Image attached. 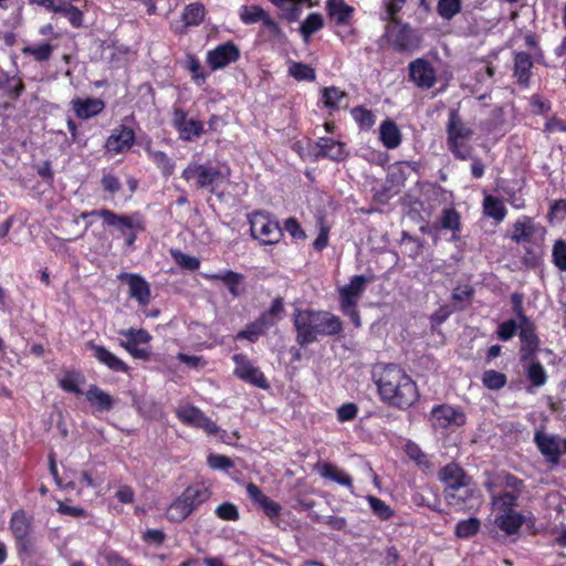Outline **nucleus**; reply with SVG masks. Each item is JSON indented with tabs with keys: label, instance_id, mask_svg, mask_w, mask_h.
<instances>
[{
	"label": "nucleus",
	"instance_id": "nucleus-1",
	"mask_svg": "<svg viewBox=\"0 0 566 566\" xmlns=\"http://www.w3.org/2000/svg\"><path fill=\"white\" fill-rule=\"evenodd\" d=\"M373 379L381 400L391 407L407 409L419 398L416 382L397 365H378Z\"/></svg>",
	"mask_w": 566,
	"mask_h": 566
},
{
	"label": "nucleus",
	"instance_id": "nucleus-2",
	"mask_svg": "<svg viewBox=\"0 0 566 566\" xmlns=\"http://www.w3.org/2000/svg\"><path fill=\"white\" fill-rule=\"evenodd\" d=\"M294 326L301 346L312 344L321 336L331 337L343 332L340 318L327 311L295 310Z\"/></svg>",
	"mask_w": 566,
	"mask_h": 566
},
{
	"label": "nucleus",
	"instance_id": "nucleus-3",
	"mask_svg": "<svg viewBox=\"0 0 566 566\" xmlns=\"http://www.w3.org/2000/svg\"><path fill=\"white\" fill-rule=\"evenodd\" d=\"M447 135L448 147L457 158L464 160L471 157L468 143L473 136V129L461 119L455 108L449 111Z\"/></svg>",
	"mask_w": 566,
	"mask_h": 566
},
{
	"label": "nucleus",
	"instance_id": "nucleus-4",
	"mask_svg": "<svg viewBox=\"0 0 566 566\" xmlns=\"http://www.w3.org/2000/svg\"><path fill=\"white\" fill-rule=\"evenodd\" d=\"M181 177L188 182L193 181L197 189H208L211 193L227 179L220 169L197 161L189 163Z\"/></svg>",
	"mask_w": 566,
	"mask_h": 566
},
{
	"label": "nucleus",
	"instance_id": "nucleus-5",
	"mask_svg": "<svg viewBox=\"0 0 566 566\" xmlns=\"http://www.w3.org/2000/svg\"><path fill=\"white\" fill-rule=\"evenodd\" d=\"M251 235L262 244H275L283 235L279 222L263 211H255L249 216Z\"/></svg>",
	"mask_w": 566,
	"mask_h": 566
},
{
	"label": "nucleus",
	"instance_id": "nucleus-6",
	"mask_svg": "<svg viewBox=\"0 0 566 566\" xmlns=\"http://www.w3.org/2000/svg\"><path fill=\"white\" fill-rule=\"evenodd\" d=\"M534 443L542 455L553 465L559 463L560 455L566 453V438L557 434H548L542 430L534 433Z\"/></svg>",
	"mask_w": 566,
	"mask_h": 566
},
{
	"label": "nucleus",
	"instance_id": "nucleus-7",
	"mask_svg": "<svg viewBox=\"0 0 566 566\" xmlns=\"http://www.w3.org/2000/svg\"><path fill=\"white\" fill-rule=\"evenodd\" d=\"M98 217L104 220V223L108 227L115 228L123 235L129 231H143L145 229L144 217L139 212L126 214H117L108 209H102L98 212Z\"/></svg>",
	"mask_w": 566,
	"mask_h": 566
},
{
	"label": "nucleus",
	"instance_id": "nucleus-8",
	"mask_svg": "<svg viewBox=\"0 0 566 566\" xmlns=\"http://www.w3.org/2000/svg\"><path fill=\"white\" fill-rule=\"evenodd\" d=\"M176 415L182 423L202 429L208 434H216L221 431L216 422L195 406H181L177 409Z\"/></svg>",
	"mask_w": 566,
	"mask_h": 566
},
{
	"label": "nucleus",
	"instance_id": "nucleus-9",
	"mask_svg": "<svg viewBox=\"0 0 566 566\" xmlns=\"http://www.w3.org/2000/svg\"><path fill=\"white\" fill-rule=\"evenodd\" d=\"M172 126L177 129L179 138L185 142H192L203 133V124L200 120L188 118L186 111L174 107Z\"/></svg>",
	"mask_w": 566,
	"mask_h": 566
},
{
	"label": "nucleus",
	"instance_id": "nucleus-10",
	"mask_svg": "<svg viewBox=\"0 0 566 566\" xmlns=\"http://www.w3.org/2000/svg\"><path fill=\"white\" fill-rule=\"evenodd\" d=\"M465 420L467 417L459 407L440 405L431 411V421L436 428L461 427L465 423Z\"/></svg>",
	"mask_w": 566,
	"mask_h": 566
},
{
	"label": "nucleus",
	"instance_id": "nucleus-11",
	"mask_svg": "<svg viewBox=\"0 0 566 566\" xmlns=\"http://www.w3.org/2000/svg\"><path fill=\"white\" fill-rule=\"evenodd\" d=\"M232 359L235 364L233 373L238 378L259 388H268V381L264 374L258 367L253 366L245 355L235 354Z\"/></svg>",
	"mask_w": 566,
	"mask_h": 566
},
{
	"label": "nucleus",
	"instance_id": "nucleus-12",
	"mask_svg": "<svg viewBox=\"0 0 566 566\" xmlns=\"http://www.w3.org/2000/svg\"><path fill=\"white\" fill-rule=\"evenodd\" d=\"M117 279L128 285L129 296L136 300L140 306L150 303V285L140 274L122 272Z\"/></svg>",
	"mask_w": 566,
	"mask_h": 566
},
{
	"label": "nucleus",
	"instance_id": "nucleus-13",
	"mask_svg": "<svg viewBox=\"0 0 566 566\" xmlns=\"http://www.w3.org/2000/svg\"><path fill=\"white\" fill-rule=\"evenodd\" d=\"M483 485L489 493H493V491H504L507 493L517 494L518 496L521 495L524 488L522 480L506 472H501L495 475L488 474Z\"/></svg>",
	"mask_w": 566,
	"mask_h": 566
},
{
	"label": "nucleus",
	"instance_id": "nucleus-14",
	"mask_svg": "<svg viewBox=\"0 0 566 566\" xmlns=\"http://www.w3.org/2000/svg\"><path fill=\"white\" fill-rule=\"evenodd\" d=\"M446 499L450 505L464 509H474L481 504V493L476 488L471 485V482H464L460 486H457Z\"/></svg>",
	"mask_w": 566,
	"mask_h": 566
},
{
	"label": "nucleus",
	"instance_id": "nucleus-15",
	"mask_svg": "<svg viewBox=\"0 0 566 566\" xmlns=\"http://www.w3.org/2000/svg\"><path fill=\"white\" fill-rule=\"evenodd\" d=\"M391 45L397 51H411L419 46L420 35L408 24L388 30Z\"/></svg>",
	"mask_w": 566,
	"mask_h": 566
},
{
	"label": "nucleus",
	"instance_id": "nucleus-16",
	"mask_svg": "<svg viewBox=\"0 0 566 566\" xmlns=\"http://www.w3.org/2000/svg\"><path fill=\"white\" fill-rule=\"evenodd\" d=\"M247 494L250 500L256 504L276 526H279L277 518L282 512V506L266 496L254 483L247 484Z\"/></svg>",
	"mask_w": 566,
	"mask_h": 566
},
{
	"label": "nucleus",
	"instance_id": "nucleus-17",
	"mask_svg": "<svg viewBox=\"0 0 566 566\" xmlns=\"http://www.w3.org/2000/svg\"><path fill=\"white\" fill-rule=\"evenodd\" d=\"M521 317V326H520V339H521V361L526 363L533 359L535 355L539 340L535 334L533 324L528 321V318L522 314Z\"/></svg>",
	"mask_w": 566,
	"mask_h": 566
},
{
	"label": "nucleus",
	"instance_id": "nucleus-18",
	"mask_svg": "<svg viewBox=\"0 0 566 566\" xmlns=\"http://www.w3.org/2000/svg\"><path fill=\"white\" fill-rule=\"evenodd\" d=\"M240 51L232 42L218 45L208 53V62L212 70L222 69L239 59Z\"/></svg>",
	"mask_w": 566,
	"mask_h": 566
},
{
	"label": "nucleus",
	"instance_id": "nucleus-19",
	"mask_svg": "<svg viewBox=\"0 0 566 566\" xmlns=\"http://www.w3.org/2000/svg\"><path fill=\"white\" fill-rule=\"evenodd\" d=\"M439 479L444 484L446 496L464 482H471V478L455 463H449L443 467L439 471Z\"/></svg>",
	"mask_w": 566,
	"mask_h": 566
},
{
	"label": "nucleus",
	"instance_id": "nucleus-20",
	"mask_svg": "<svg viewBox=\"0 0 566 566\" xmlns=\"http://www.w3.org/2000/svg\"><path fill=\"white\" fill-rule=\"evenodd\" d=\"M32 520L33 518L23 510H18L12 513L9 522V528L13 537L19 543L25 544L30 539L32 533Z\"/></svg>",
	"mask_w": 566,
	"mask_h": 566
},
{
	"label": "nucleus",
	"instance_id": "nucleus-21",
	"mask_svg": "<svg viewBox=\"0 0 566 566\" xmlns=\"http://www.w3.org/2000/svg\"><path fill=\"white\" fill-rule=\"evenodd\" d=\"M410 77L419 86L430 88L436 83V72L432 65L422 59L410 63Z\"/></svg>",
	"mask_w": 566,
	"mask_h": 566
},
{
	"label": "nucleus",
	"instance_id": "nucleus-22",
	"mask_svg": "<svg viewBox=\"0 0 566 566\" xmlns=\"http://www.w3.org/2000/svg\"><path fill=\"white\" fill-rule=\"evenodd\" d=\"M135 140V133L133 129L120 126L106 140V149L113 154H120L130 148Z\"/></svg>",
	"mask_w": 566,
	"mask_h": 566
},
{
	"label": "nucleus",
	"instance_id": "nucleus-23",
	"mask_svg": "<svg viewBox=\"0 0 566 566\" xmlns=\"http://www.w3.org/2000/svg\"><path fill=\"white\" fill-rule=\"evenodd\" d=\"M533 65L532 56L528 53L523 51L514 53L513 76L520 86H530Z\"/></svg>",
	"mask_w": 566,
	"mask_h": 566
},
{
	"label": "nucleus",
	"instance_id": "nucleus-24",
	"mask_svg": "<svg viewBox=\"0 0 566 566\" xmlns=\"http://www.w3.org/2000/svg\"><path fill=\"white\" fill-rule=\"evenodd\" d=\"M86 400L94 408L95 412H108L117 402L113 396L104 391L96 385H91L85 392Z\"/></svg>",
	"mask_w": 566,
	"mask_h": 566
},
{
	"label": "nucleus",
	"instance_id": "nucleus-25",
	"mask_svg": "<svg viewBox=\"0 0 566 566\" xmlns=\"http://www.w3.org/2000/svg\"><path fill=\"white\" fill-rule=\"evenodd\" d=\"M367 283L364 275H355L350 282L339 291L340 306L357 305Z\"/></svg>",
	"mask_w": 566,
	"mask_h": 566
},
{
	"label": "nucleus",
	"instance_id": "nucleus-26",
	"mask_svg": "<svg viewBox=\"0 0 566 566\" xmlns=\"http://www.w3.org/2000/svg\"><path fill=\"white\" fill-rule=\"evenodd\" d=\"M71 106L78 118L88 119L102 113L105 103L101 98H74Z\"/></svg>",
	"mask_w": 566,
	"mask_h": 566
},
{
	"label": "nucleus",
	"instance_id": "nucleus-27",
	"mask_svg": "<svg viewBox=\"0 0 566 566\" xmlns=\"http://www.w3.org/2000/svg\"><path fill=\"white\" fill-rule=\"evenodd\" d=\"M326 10L329 19L337 25H348L352 22L354 8L345 0H326Z\"/></svg>",
	"mask_w": 566,
	"mask_h": 566
},
{
	"label": "nucleus",
	"instance_id": "nucleus-28",
	"mask_svg": "<svg viewBox=\"0 0 566 566\" xmlns=\"http://www.w3.org/2000/svg\"><path fill=\"white\" fill-rule=\"evenodd\" d=\"M86 347L92 350L93 356L101 363L114 371H127V365L111 353L108 349L93 342H88Z\"/></svg>",
	"mask_w": 566,
	"mask_h": 566
},
{
	"label": "nucleus",
	"instance_id": "nucleus-29",
	"mask_svg": "<svg viewBox=\"0 0 566 566\" xmlns=\"http://www.w3.org/2000/svg\"><path fill=\"white\" fill-rule=\"evenodd\" d=\"M181 497L192 513L211 496V491L205 485H190L181 494Z\"/></svg>",
	"mask_w": 566,
	"mask_h": 566
},
{
	"label": "nucleus",
	"instance_id": "nucleus-30",
	"mask_svg": "<svg viewBox=\"0 0 566 566\" xmlns=\"http://www.w3.org/2000/svg\"><path fill=\"white\" fill-rule=\"evenodd\" d=\"M317 147V157H327L335 161H340L346 157L345 144L332 138H319Z\"/></svg>",
	"mask_w": 566,
	"mask_h": 566
},
{
	"label": "nucleus",
	"instance_id": "nucleus-31",
	"mask_svg": "<svg viewBox=\"0 0 566 566\" xmlns=\"http://www.w3.org/2000/svg\"><path fill=\"white\" fill-rule=\"evenodd\" d=\"M524 516L518 512L500 513L495 516V525L507 535L516 534L524 524Z\"/></svg>",
	"mask_w": 566,
	"mask_h": 566
},
{
	"label": "nucleus",
	"instance_id": "nucleus-32",
	"mask_svg": "<svg viewBox=\"0 0 566 566\" xmlns=\"http://www.w3.org/2000/svg\"><path fill=\"white\" fill-rule=\"evenodd\" d=\"M379 139L388 149H395L401 144V133L397 124L391 119H386L379 127Z\"/></svg>",
	"mask_w": 566,
	"mask_h": 566
},
{
	"label": "nucleus",
	"instance_id": "nucleus-33",
	"mask_svg": "<svg viewBox=\"0 0 566 566\" xmlns=\"http://www.w3.org/2000/svg\"><path fill=\"white\" fill-rule=\"evenodd\" d=\"M491 496V504L494 511L500 513L515 512L514 507L517 505V494L507 493L504 491H493L489 493Z\"/></svg>",
	"mask_w": 566,
	"mask_h": 566
},
{
	"label": "nucleus",
	"instance_id": "nucleus-34",
	"mask_svg": "<svg viewBox=\"0 0 566 566\" xmlns=\"http://www.w3.org/2000/svg\"><path fill=\"white\" fill-rule=\"evenodd\" d=\"M207 277L210 280L222 281L233 297H238L242 293L240 285L243 281V275L240 273L227 270L219 273L208 274Z\"/></svg>",
	"mask_w": 566,
	"mask_h": 566
},
{
	"label": "nucleus",
	"instance_id": "nucleus-35",
	"mask_svg": "<svg viewBox=\"0 0 566 566\" xmlns=\"http://www.w3.org/2000/svg\"><path fill=\"white\" fill-rule=\"evenodd\" d=\"M316 470L319 473V475L324 479L332 480L349 489L353 488V479L347 473H345L344 471L339 470L337 467L331 463H318L316 465Z\"/></svg>",
	"mask_w": 566,
	"mask_h": 566
},
{
	"label": "nucleus",
	"instance_id": "nucleus-36",
	"mask_svg": "<svg viewBox=\"0 0 566 566\" xmlns=\"http://www.w3.org/2000/svg\"><path fill=\"white\" fill-rule=\"evenodd\" d=\"M52 11L65 17L74 28H80L83 23L82 11L69 1L56 0Z\"/></svg>",
	"mask_w": 566,
	"mask_h": 566
},
{
	"label": "nucleus",
	"instance_id": "nucleus-37",
	"mask_svg": "<svg viewBox=\"0 0 566 566\" xmlns=\"http://www.w3.org/2000/svg\"><path fill=\"white\" fill-rule=\"evenodd\" d=\"M145 150L157 168L161 170L164 176L169 177L172 175L175 170V163L166 153L156 150L149 145L146 146Z\"/></svg>",
	"mask_w": 566,
	"mask_h": 566
},
{
	"label": "nucleus",
	"instance_id": "nucleus-38",
	"mask_svg": "<svg viewBox=\"0 0 566 566\" xmlns=\"http://www.w3.org/2000/svg\"><path fill=\"white\" fill-rule=\"evenodd\" d=\"M483 212L486 217L501 222L506 216V208L499 198L489 195L483 200Z\"/></svg>",
	"mask_w": 566,
	"mask_h": 566
},
{
	"label": "nucleus",
	"instance_id": "nucleus-39",
	"mask_svg": "<svg viewBox=\"0 0 566 566\" xmlns=\"http://www.w3.org/2000/svg\"><path fill=\"white\" fill-rule=\"evenodd\" d=\"M534 234V226L530 218L523 217L513 226L512 239L517 243L530 242Z\"/></svg>",
	"mask_w": 566,
	"mask_h": 566
},
{
	"label": "nucleus",
	"instance_id": "nucleus-40",
	"mask_svg": "<svg viewBox=\"0 0 566 566\" xmlns=\"http://www.w3.org/2000/svg\"><path fill=\"white\" fill-rule=\"evenodd\" d=\"M324 27V18L322 14L310 13L300 28V32L305 42L310 41L312 34L318 32Z\"/></svg>",
	"mask_w": 566,
	"mask_h": 566
},
{
	"label": "nucleus",
	"instance_id": "nucleus-41",
	"mask_svg": "<svg viewBox=\"0 0 566 566\" xmlns=\"http://www.w3.org/2000/svg\"><path fill=\"white\" fill-rule=\"evenodd\" d=\"M85 381L84 376L77 371H66L63 377L60 379V387L72 394L80 395L82 394L81 385Z\"/></svg>",
	"mask_w": 566,
	"mask_h": 566
},
{
	"label": "nucleus",
	"instance_id": "nucleus-42",
	"mask_svg": "<svg viewBox=\"0 0 566 566\" xmlns=\"http://www.w3.org/2000/svg\"><path fill=\"white\" fill-rule=\"evenodd\" d=\"M269 328L270 326L261 317H259L255 322L247 325V327L237 335V338L248 339L254 343Z\"/></svg>",
	"mask_w": 566,
	"mask_h": 566
},
{
	"label": "nucleus",
	"instance_id": "nucleus-43",
	"mask_svg": "<svg viewBox=\"0 0 566 566\" xmlns=\"http://www.w3.org/2000/svg\"><path fill=\"white\" fill-rule=\"evenodd\" d=\"M191 513L186 502L179 495L167 509L166 516L169 521L180 523L185 521Z\"/></svg>",
	"mask_w": 566,
	"mask_h": 566
},
{
	"label": "nucleus",
	"instance_id": "nucleus-44",
	"mask_svg": "<svg viewBox=\"0 0 566 566\" xmlns=\"http://www.w3.org/2000/svg\"><path fill=\"white\" fill-rule=\"evenodd\" d=\"M481 527V522L476 517L461 520L454 527V534L459 538H470L475 535Z\"/></svg>",
	"mask_w": 566,
	"mask_h": 566
},
{
	"label": "nucleus",
	"instance_id": "nucleus-45",
	"mask_svg": "<svg viewBox=\"0 0 566 566\" xmlns=\"http://www.w3.org/2000/svg\"><path fill=\"white\" fill-rule=\"evenodd\" d=\"M438 228L457 232L460 230V214L454 208H444L438 221Z\"/></svg>",
	"mask_w": 566,
	"mask_h": 566
},
{
	"label": "nucleus",
	"instance_id": "nucleus-46",
	"mask_svg": "<svg viewBox=\"0 0 566 566\" xmlns=\"http://www.w3.org/2000/svg\"><path fill=\"white\" fill-rule=\"evenodd\" d=\"M289 74L297 81H314L316 78L315 70L301 62H292L289 65Z\"/></svg>",
	"mask_w": 566,
	"mask_h": 566
},
{
	"label": "nucleus",
	"instance_id": "nucleus-47",
	"mask_svg": "<svg viewBox=\"0 0 566 566\" xmlns=\"http://www.w3.org/2000/svg\"><path fill=\"white\" fill-rule=\"evenodd\" d=\"M530 365L526 368V376L535 387H542L547 380V374L539 361L528 360Z\"/></svg>",
	"mask_w": 566,
	"mask_h": 566
},
{
	"label": "nucleus",
	"instance_id": "nucleus-48",
	"mask_svg": "<svg viewBox=\"0 0 566 566\" xmlns=\"http://www.w3.org/2000/svg\"><path fill=\"white\" fill-rule=\"evenodd\" d=\"M182 17L187 25H198L205 18V7L198 2L190 3L185 8Z\"/></svg>",
	"mask_w": 566,
	"mask_h": 566
},
{
	"label": "nucleus",
	"instance_id": "nucleus-49",
	"mask_svg": "<svg viewBox=\"0 0 566 566\" xmlns=\"http://www.w3.org/2000/svg\"><path fill=\"white\" fill-rule=\"evenodd\" d=\"M284 313V304L282 297H275L272 301L270 308L261 314V318L271 327L273 326Z\"/></svg>",
	"mask_w": 566,
	"mask_h": 566
},
{
	"label": "nucleus",
	"instance_id": "nucleus-50",
	"mask_svg": "<svg viewBox=\"0 0 566 566\" xmlns=\"http://www.w3.org/2000/svg\"><path fill=\"white\" fill-rule=\"evenodd\" d=\"M266 12L259 6H242L239 11L241 21L244 24L260 22Z\"/></svg>",
	"mask_w": 566,
	"mask_h": 566
},
{
	"label": "nucleus",
	"instance_id": "nucleus-51",
	"mask_svg": "<svg viewBox=\"0 0 566 566\" xmlns=\"http://www.w3.org/2000/svg\"><path fill=\"white\" fill-rule=\"evenodd\" d=\"M323 102L328 108H339L342 101L346 98V93L335 86L326 87L323 90Z\"/></svg>",
	"mask_w": 566,
	"mask_h": 566
},
{
	"label": "nucleus",
	"instance_id": "nucleus-52",
	"mask_svg": "<svg viewBox=\"0 0 566 566\" xmlns=\"http://www.w3.org/2000/svg\"><path fill=\"white\" fill-rule=\"evenodd\" d=\"M21 51L25 55H32L38 62H45L50 60L53 46L49 43H43L36 46L27 45L23 46Z\"/></svg>",
	"mask_w": 566,
	"mask_h": 566
},
{
	"label": "nucleus",
	"instance_id": "nucleus-53",
	"mask_svg": "<svg viewBox=\"0 0 566 566\" xmlns=\"http://www.w3.org/2000/svg\"><path fill=\"white\" fill-rule=\"evenodd\" d=\"M461 10V0H439L437 11L444 20H451Z\"/></svg>",
	"mask_w": 566,
	"mask_h": 566
},
{
	"label": "nucleus",
	"instance_id": "nucleus-54",
	"mask_svg": "<svg viewBox=\"0 0 566 566\" xmlns=\"http://www.w3.org/2000/svg\"><path fill=\"white\" fill-rule=\"evenodd\" d=\"M482 382L486 388L497 390L505 386L506 376L503 373L490 369L483 373Z\"/></svg>",
	"mask_w": 566,
	"mask_h": 566
},
{
	"label": "nucleus",
	"instance_id": "nucleus-55",
	"mask_svg": "<svg viewBox=\"0 0 566 566\" xmlns=\"http://www.w3.org/2000/svg\"><path fill=\"white\" fill-rule=\"evenodd\" d=\"M274 6L284 11L287 20L293 21L298 17L302 0H270Z\"/></svg>",
	"mask_w": 566,
	"mask_h": 566
},
{
	"label": "nucleus",
	"instance_id": "nucleus-56",
	"mask_svg": "<svg viewBox=\"0 0 566 566\" xmlns=\"http://www.w3.org/2000/svg\"><path fill=\"white\" fill-rule=\"evenodd\" d=\"M170 253L175 262L182 269L195 271L198 270L200 266V261L196 256L186 254L180 250H171Z\"/></svg>",
	"mask_w": 566,
	"mask_h": 566
},
{
	"label": "nucleus",
	"instance_id": "nucleus-57",
	"mask_svg": "<svg viewBox=\"0 0 566 566\" xmlns=\"http://www.w3.org/2000/svg\"><path fill=\"white\" fill-rule=\"evenodd\" d=\"M367 501L373 513L380 520H388L392 516L394 511L382 500L376 497L375 495H368Z\"/></svg>",
	"mask_w": 566,
	"mask_h": 566
},
{
	"label": "nucleus",
	"instance_id": "nucleus-58",
	"mask_svg": "<svg viewBox=\"0 0 566 566\" xmlns=\"http://www.w3.org/2000/svg\"><path fill=\"white\" fill-rule=\"evenodd\" d=\"M214 514L222 521H238L240 517L238 506L231 502H223L217 506Z\"/></svg>",
	"mask_w": 566,
	"mask_h": 566
},
{
	"label": "nucleus",
	"instance_id": "nucleus-59",
	"mask_svg": "<svg viewBox=\"0 0 566 566\" xmlns=\"http://www.w3.org/2000/svg\"><path fill=\"white\" fill-rule=\"evenodd\" d=\"M352 115L361 128H370L375 123L374 114L367 108L355 107L352 111Z\"/></svg>",
	"mask_w": 566,
	"mask_h": 566
},
{
	"label": "nucleus",
	"instance_id": "nucleus-60",
	"mask_svg": "<svg viewBox=\"0 0 566 566\" xmlns=\"http://www.w3.org/2000/svg\"><path fill=\"white\" fill-rule=\"evenodd\" d=\"M126 337L125 342H132L133 345L146 344L150 340V335L144 329H127L120 332Z\"/></svg>",
	"mask_w": 566,
	"mask_h": 566
},
{
	"label": "nucleus",
	"instance_id": "nucleus-61",
	"mask_svg": "<svg viewBox=\"0 0 566 566\" xmlns=\"http://www.w3.org/2000/svg\"><path fill=\"white\" fill-rule=\"evenodd\" d=\"M407 455L413 460L418 465L429 467V460L421 449L413 442L406 444Z\"/></svg>",
	"mask_w": 566,
	"mask_h": 566
},
{
	"label": "nucleus",
	"instance_id": "nucleus-62",
	"mask_svg": "<svg viewBox=\"0 0 566 566\" xmlns=\"http://www.w3.org/2000/svg\"><path fill=\"white\" fill-rule=\"evenodd\" d=\"M553 259L555 265L562 270L566 271V242L557 241L553 248Z\"/></svg>",
	"mask_w": 566,
	"mask_h": 566
},
{
	"label": "nucleus",
	"instance_id": "nucleus-63",
	"mask_svg": "<svg viewBox=\"0 0 566 566\" xmlns=\"http://www.w3.org/2000/svg\"><path fill=\"white\" fill-rule=\"evenodd\" d=\"M208 464L214 470L223 471H228L234 465L230 458L222 454H210L208 457Z\"/></svg>",
	"mask_w": 566,
	"mask_h": 566
},
{
	"label": "nucleus",
	"instance_id": "nucleus-64",
	"mask_svg": "<svg viewBox=\"0 0 566 566\" xmlns=\"http://www.w3.org/2000/svg\"><path fill=\"white\" fill-rule=\"evenodd\" d=\"M357 412L358 407L354 402L344 403L337 409V419L340 422L350 421L356 418Z\"/></svg>",
	"mask_w": 566,
	"mask_h": 566
}]
</instances>
